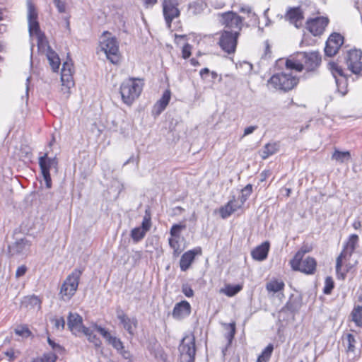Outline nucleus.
I'll return each instance as SVG.
<instances>
[{
	"label": "nucleus",
	"mask_w": 362,
	"mask_h": 362,
	"mask_svg": "<svg viewBox=\"0 0 362 362\" xmlns=\"http://www.w3.org/2000/svg\"><path fill=\"white\" fill-rule=\"evenodd\" d=\"M219 23L230 32L238 31V34L243 28V18L233 11H227L217 15Z\"/></svg>",
	"instance_id": "8"
},
{
	"label": "nucleus",
	"mask_w": 362,
	"mask_h": 362,
	"mask_svg": "<svg viewBox=\"0 0 362 362\" xmlns=\"http://www.w3.org/2000/svg\"><path fill=\"white\" fill-rule=\"evenodd\" d=\"M243 204L240 202L233 199L229 201L226 205L219 209V214L222 218H226L230 216L233 213L242 207Z\"/></svg>",
	"instance_id": "26"
},
{
	"label": "nucleus",
	"mask_w": 362,
	"mask_h": 362,
	"mask_svg": "<svg viewBox=\"0 0 362 362\" xmlns=\"http://www.w3.org/2000/svg\"><path fill=\"white\" fill-rule=\"evenodd\" d=\"M238 36V31L224 30L221 35L218 44L224 52L228 54L233 53L236 48Z\"/></svg>",
	"instance_id": "12"
},
{
	"label": "nucleus",
	"mask_w": 362,
	"mask_h": 362,
	"mask_svg": "<svg viewBox=\"0 0 362 362\" xmlns=\"http://www.w3.org/2000/svg\"><path fill=\"white\" fill-rule=\"evenodd\" d=\"M240 12L245 13L252 21H256V14L252 11L251 7L248 6H242L240 8Z\"/></svg>",
	"instance_id": "42"
},
{
	"label": "nucleus",
	"mask_w": 362,
	"mask_h": 362,
	"mask_svg": "<svg viewBox=\"0 0 362 362\" xmlns=\"http://www.w3.org/2000/svg\"><path fill=\"white\" fill-rule=\"evenodd\" d=\"M100 47L112 64H117L119 62V43L111 33L108 32L103 33L100 41Z\"/></svg>",
	"instance_id": "4"
},
{
	"label": "nucleus",
	"mask_w": 362,
	"mask_h": 362,
	"mask_svg": "<svg viewBox=\"0 0 362 362\" xmlns=\"http://www.w3.org/2000/svg\"><path fill=\"white\" fill-rule=\"evenodd\" d=\"M67 321L68 328L76 336L82 334L83 329L87 328L83 325L82 317L76 313H69Z\"/></svg>",
	"instance_id": "15"
},
{
	"label": "nucleus",
	"mask_w": 362,
	"mask_h": 362,
	"mask_svg": "<svg viewBox=\"0 0 362 362\" xmlns=\"http://www.w3.org/2000/svg\"><path fill=\"white\" fill-rule=\"evenodd\" d=\"M343 42L344 37L340 34H332L326 42L325 48L326 55L332 57L336 54Z\"/></svg>",
	"instance_id": "16"
},
{
	"label": "nucleus",
	"mask_w": 362,
	"mask_h": 362,
	"mask_svg": "<svg viewBox=\"0 0 362 362\" xmlns=\"http://www.w3.org/2000/svg\"><path fill=\"white\" fill-rule=\"evenodd\" d=\"M54 4L57 8L59 13H64L66 11L65 2L62 0H53Z\"/></svg>",
	"instance_id": "49"
},
{
	"label": "nucleus",
	"mask_w": 362,
	"mask_h": 362,
	"mask_svg": "<svg viewBox=\"0 0 362 362\" xmlns=\"http://www.w3.org/2000/svg\"><path fill=\"white\" fill-rule=\"evenodd\" d=\"M95 329L108 342V344H111L122 356L123 358L126 359H129L131 358V354L129 351L124 349L122 341L120 339L113 337L111 334L105 329L95 325Z\"/></svg>",
	"instance_id": "11"
},
{
	"label": "nucleus",
	"mask_w": 362,
	"mask_h": 362,
	"mask_svg": "<svg viewBox=\"0 0 362 362\" xmlns=\"http://www.w3.org/2000/svg\"><path fill=\"white\" fill-rule=\"evenodd\" d=\"M18 245H23L24 247H29V243L27 240H21L20 242L17 243Z\"/></svg>",
	"instance_id": "59"
},
{
	"label": "nucleus",
	"mask_w": 362,
	"mask_h": 362,
	"mask_svg": "<svg viewBox=\"0 0 362 362\" xmlns=\"http://www.w3.org/2000/svg\"><path fill=\"white\" fill-rule=\"evenodd\" d=\"M151 225L150 218L144 217L141 226L134 228L131 231V237L134 242L137 243L143 239L147 231L150 229Z\"/></svg>",
	"instance_id": "24"
},
{
	"label": "nucleus",
	"mask_w": 362,
	"mask_h": 362,
	"mask_svg": "<svg viewBox=\"0 0 362 362\" xmlns=\"http://www.w3.org/2000/svg\"><path fill=\"white\" fill-rule=\"evenodd\" d=\"M146 6H153L156 3V0H142Z\"/></svg>",
	"instance_id": "58"
},
{
	"label": "nucleus",
	"mask_w": 362,
	"mask_h": 362,
	"mask_svg": "<svg viewBox=\"0 0 362 362\" xmlns=\"http://www.w3.org/2000/svg\"><path fill=\"white\" fill-rule=\"evenodd\" d=\"M358 242V236L357 235L353 234L350 235L348 242L344 246V250L340 253L339 257L336 260V272L337 278L339 279H344L345 274L344 272H341V267L343 262H347L349 260V258L352 255L354 250Z\"/></svg>",
	"instance_id": "7"
},
{
	"label": "nucleus",
	"mask_w": 362,
	"mask_h": 362,
	"mask_svg": "<svg viewBox=\"0 0 362 362\" xmlns=\"http://www.w3.org/2000/svg\"><path fill=\"white\" fill-rule=\"evenodd\" d=\"M163 9L166 23L168 27H170L171 21L180 15V11L177 8V3L173 0H164Z\"/></svg>",
	"instance_id": "18"
},
{
	"label": "nucleus",
	"mask_w": 362,
	"mask_h": 362,
	"mask_svg": "<svg viewBox=\"0 0 362 362\" xmlns=\"http://www.w3.org/2000/svg\"><path fill=\"white\" fill-rule=\"evenodd\" d=\"M309 248H310V250H312V247L310 246L304 245L302 247L300 250H308Z\"/></svg>",
	"instance_id": "64"
},
{
	"label": "nucleus",
	"mask_w": 362,
	"mask_h": 362,
	"mask_svg": "<svg viewBox=\"0 0 362 362\" xmlns=\"http://www.w3.org/2000/svg\"><path fill=\"white\" fill-rule=\"evenodd\" d=\"M334 288V281L332 277L327 276L325 279L323 291L325 294H329Z\"/></svg>",
	"instance_id": "45"
},
{
	"label": "nucleus",
	"mask_w": 362,
	"mask_h": 362,
	"mask_svg": "<svg viewBox=\"0 0 362 362\" xmlns=\"http://www.w3.org/2000/svg\"><path fill=\"white\" fill-rule=\"evenodd\" d=\"M331 158L338 163H344L351 159V156L349 151H341L335 149Z\"/></svg>",
	"instance_id": "30"
},
{
	"label": "nucleus",
	"mask_w": 362,
	"mask_h": 362,
	"mask_svg": "<svg viewBox=\"0 0 362 362\" xmlns=\"http://www.w3.org/2000/svg\"><path fill=\"white\" fill-rule=\"evenodd\" d=\"M269 250V243L264 242L252 251V257L256 260L262 261L267 258Z\"/></svg>",
	"instance_id": "28"
},
{
	"label": "nucleus",
	"mask_w": 362,
	"mask_h": 362,
	"mask_svg": "<svg viewBox=\"0 0 362 362\" xmlns=\"http://www.w3.org/2000/svg\"><path fill=\"white\" fill-rule=\"evenodd\" d=\"M144 81L139 78H129L120 85L119 93L122 102L127 106H131L141 95Z\"/></svg>",
	"instance_id": "2"
},
{
	"label": "nucleus",
	"mask_w": 362,
	"mask_h": 362,
	"mask_svg": "<svg viewBox=\"0 0 362 362\" xmlns=\"http://www.w3.org/2000/svg\"><path fill=\"white\" fill-rule=\"evenodd\" d=\"M346 62L353 74H360L362 71V52L356 49H351L347 54Z\"/></svg>",
	"instance_id": "13"
},
{
	"label": "nucleus",
	"mask_w": 362,
	"mask_h": 362,
	"mask_svg": "<svg viewBox=\"0 0 362 362\" xmlns=\"http://www.w3.org/2000/svg\"><path fill=\"white\" fill-rule=\"evenodd\" d=\"M56 356L52 354H44L42 357L37 358L33 362H54L56 361Z\"/></svg>",
	"instance_id": "43"
},
{
	"label": "nucleus",
	"mask_w": 362,
	"mask_h": 362,
	"mask_svg": "<svg viewBox=\"0 0 362 362\" xmlns=\"http://www.w3.org/2000/svg\"><path fill=\"white\" fill-rule=\"evenodd\" d=\"M278 149L279 146L276 143L267 144L260 151V156L262 159H267L270 156L276 153Z\"/></svg>",
	"instance_id": "33"
},
{
	"label": "nucleus",
	"mask_w": 362,
	"mask_h": 362,
	"mask_svg": "<svg viewBox=\"0 0 362 362\" xmlns=\"http://www.w3.org/2000/svg\"><path fill=\"white\" fill-rule=\"evenodd\" d=\"M96 325H93L91 327H87L83 329V332L82 334H84L89 342L93 343L95 346H100L101 342L98 337L94 334L95 331L98 330L95 329V326Z\"/></svg>",
	"instance_id": "31"
},
{
	"label": "nucleus",
	"mask_w": 362,
	"mask_h": 362,
	"mask_svg": "<svg viewBox=\"0 0 362 362\" xmlns=\"http://www.w3.org/2000/svg\"><path fill=\"white\" fill-rule=\"evenodd\" d=\"M182 291L188 298L192 297L194 296L193 290L187 284L182 286Z\"/></svg>",
	"instance_id": "50"
},
{
	"label": "nucleus",
	"mask_w": 362,
	"mask_h": 362,
	"mask_svg": "<svg viewBox=\"0 0 362 362\" xmlns=\"http://www.w3.org/2000/svg\"><path fill=\"white\" fill-rule=\"evenodd\" d=\"M284 283L281 280L272 279L266 284V289L269 293H276L283 291Z\"/></svg>",
	"instance_id": "32"
},
{
	"label": "nucleus",
	"mask_w": 362,
	"mask_h": 362,
	"mask_svg": "<svg viewBox=\"0 0 362 362\" xmlns=\"http://www.w3.org/2000/svg\"><path fill=\"white\" fill-rule=\"evenodd\" d=\"M186 226L185 224H174L170 230L171 238H180L181 232L185 230Z\"/></svg>",
	"instance_id": "40"
},
{
	"label": "nucleus",
	"mask_w": 362,
	"mask_h": 362,
	"mask_svg": "<svg viewBox=\"0 0 362 362\" xmlns=\"http://www.w3.org/2000/svg\"><path fill=\"white\" fill-rule=\"evenodd\" d=\"M274 350V346L269 344L258 356L257 362H268Z\"/></svg>",
	"instance_id": "38"
},
{
	"label": "nucleus",
	"mask_w": 362,
	"mask_h": 362,
	"mask_svg": "<svg viewBox=\"0 0 362 362\" xmlns=\"http://www.w3.org/2000/svg\"><path fill=\"white\" fill-rule=\"evenodd\" d=\"M117 318L123 328L132 336L136 332L137 327V320L136 317H129L122 312L117 313Z\"/></svg>",
	"instance_id": "22"
},
{
	"label": "nucleus",
	"mask_w": 362,
	"mask_h": 362,
	"mask_svg": "<svg viewBox=\"0 0 362 362\" xmlns=\"http://www.w3.org/2000/svg\"><path fill=\"white\" fill-rule=\"evenodd\" d=\"M190 62H191V64H192L193 66H197V65L198 64V62H197V59H192L190 60Z\"/></svg>",
	"instance_id": "62"
},
{
	"label": "nucleus",
	"mask_w": 362,
	"mask_h": 362,
	"mask_svg": "<svg viewBox=\"0 0 362 362\" xmlns=\"http://www.w3.org/2000/svg\"><path fill=\"white\" fill-rule=\"evenodd\" d=\"M39 165L41 173L45 182L46 187L50 189L52 187V179L50 176V170L54 169L56 172L58 170V160L54 158H49L47 154L39 158Z\"/></svg>",
	"instance_id": "9"
},
{
	"label": "nucleus",
	"mask_w": 362,
	"mask_h": 362,
	"mask_svg": "<svg viewBox=\"0 0 362 362\" xmlns=\"http://www.w3.org/2000/svg\"><path fill=\"white\" fill-rule=\"evenodd\" d=\"M299 78L290 73L279 72L272 75L267 82L269 89L288 92L298 83Z\"/></svg>",
	"instance_id": "3"
},
{
	"label": "nucleus",
	"mask_w": 362,
	"mask_h": 362,
	"mask_svg": "<svg viewBox=\"0 0 362 362\" xmlns=\"http://www.w3.org/2000/svg\"><path fill=\"white\" fill-rule=\"evenodd\" d=\"M20 351L11 348L4 352V354L8 357L9 361H13L20 355Z\"/></svg>",
	"instance_id": "44"
},
{
	"label": "nucleus",
	"mask_w": 362,
	"mask_h": 362,
	"mask_svg": "<svg viewBox=\"0 0 362 362\" xmlns=\"http://www.w3.org/2000/svg\"><path fill=\"white\" fill-rule=\"evenodd\" d=\"M81 274V270L75 269L66 276L60 288L59 296L62 300H69L74 296L78 289Z\"/></svg>",
	"instance_id": "5"
},
{
	"label": "nucleus",
	"mask_w": 362,
	"mask_h": 362,
	"mask_svg": "<svg viewBox=\"0 0 362 362\" xmlns=\"http://www.w3.org/2000/svg\"><path fill=\"white\" fill-rule=\"evenodd\" d=\"M190 304L187 301L183 300L175 304L173 311V317L175 319H182L188 316L190 314Z\"/></svg>",
	"instance_id": "25"
},
{
	"label": "nucleus",
	"mask_w": 362,
	"mask_h": 362,
	"mask_svg": "<svg viewBox=\"0 0 362 362\" xmlns=\"http://www.w3.org/2000/svg\"><path fill=\"white\" fill-rule=\"evenodd\" d=\"M52 322L54 324V328L57 330H63L65 326V320L64 317H54L51 320Z\"/></svg>",
	"instance_id": "41"
},
{
	"label": "nucleus",
	"mask_w": 362,
	"mask_h": 362,
	"mask_svg": "<svg viewBox=\"0 0 362 362\" xmlns=\"http://www.w3.org/2000/svg\"><path fill=\"white\" fill-rule=\"evenodd\" d=\"M252 187L250 184L247 185L244 189H243V195L241 198V202L242 204H244L245 200L247 199V197L250 195L252 193Z\"/></svg>",
	"instance_id": "46"
},
{
	"label": "nucleus",
	"mask_w": 362,
	"mask_h": 362,
	"mask_svg": "<svg viewBox=\"0 0 362 362\" xmlns=\"http://www.w3.org/2000/svg\"><path fill=\"white\" fill-rule=\"evenodd\" d=\"M352 320L358 327H362V306H356L351 313Z\"/></svg>",
	"instance_id": "39"
},
{
	"label": "nucleus",
	"mask_w": 362,
	"mask_h": 362,
	"mask_svg": "<svg viewBox=\"0 0 362 362\" xmlns=\"http://www.w3.org/2000/svg\"><path fill=\"white\" fill-rule=\"evenodd\" d=\"M180 238L171 237L168 239L169 245L173 250V255L175 257H177L182 251V249L180 247Z\"/></svg>",
	"instance_id": "35"
},
{
	"label": "nucleus",
	"mask_w": 362,
	"mask_h": 362,
	"mask_svg": "<svg viewBox=\"0 0 362 362\" xmlns=\"http://www.w3.org/2000/svg\"><path fill=\"white\" fill-rule=\"evenodd\" d=\"M27 268L25 266L22 265L18 267L16 272V276L18 278L23 276L25 274Z\"/></svg>",
	"instance_id": "51"
},
{
	"label": "nucleus",
	"mask_w": 362,
	"mask_h": 362,
	"mask_svg": "<svg viewBox=\"0 0 362 362\" xmlns=\"http://www.w3.org/2000/svg\"><path fill=\"white\" fill-rule=\"evenodd\" d=\"M328 24V18L325 17H317L310 19L306 23L307 29L313 35H321Z\"/></svg>",
	"instance_id": "17"
},
{
	"label": "nucleus",
	"mask_w": 362,
	"mask_h": 362,
	"mask_svg": "<svg viewBox=\"0 0 362 362\" xmlns=\"http://www.w3.org/2000/svg\"><path fill=\"white\" fill-rule=\"evenodd\" d=\"M171 97V93L169 90L164 91L161 98L155 104L153 112L156 115H160L168 105Z\"/></svg>",
	"instance_id": "29"
},
{
	"label": "nucleus",
	"mask_w": 362,
	"mask_h": 362,
	"mask_svg": "<svg viewBox=\"0 0 362 362\" xmlns=\"http://www.w3.org/2000/svg\"><path fill=\"white\" fill-rule=\"evenodd\" d=\"M286 18L296 28H298L303 24V11L300 7L290 8L286 12Z\"/></svg>",
	"instance_id": "20"
},
{
	"label": "nucleus",
	"mask_w": 362,
	"mask_h": 362,
	"mask_svg": "<svg viewBox=\"0 0 362 362\" xmlns=\"http://www.w3.org/2000/svg\"><path fill=\"white\" fill-rule=\"evenodd\" d=\"M328 69L331 71L332 74L335 78L338 89H339V83H345L346 79V76L344 74L342 68L336 62H331L328 64ZM340 91V90H339ZM341 94L344 95L346 93V88L341 90Z\"/></svg>",
	"instance_id": "21"
},
{
	"label": "nucleus",
	"mask_w": 362,
	"mask_h": 362,
	"mask_svg": "<svg viewBox=\"0 0 362 362\" xmlns=\"http://www.w3.org/2000/svg\"><path fill=\"white\" fill-rule=\"evenodd\" d=\"M209 69L208 68H204L202 69L200 72H199V74L201 76V77L204 79L206 78V75L208 74L209 73Z\"/></svg>",
	"instance_id": "56"
},
{
	"label": "nucleus",
	"mask_w": 362,
	"mask_h": 362,
	"mask_svg": "<svg viewBox=\"0 0 362 362\" xmlns=\"http://www.w3.org/2000/svg\"><path fill=\"white\" fill-rule=\"evenodd\" d=\"M192 46L189 44H185L182 49V56L184 59H187L191 55Z\"/></svg>",
	"instance_id": "48"
},
{
	"label": "nucleus",
	"mask_w": 362,
	"mask_h": 362,
	"mask_svg": "<svg viewBox=\"0 0 362 362\" xmlns=\"http://www.w3.org/2000/svg\"><path fill=\"white\" fill-rule=\"evenodd\" d=\"M286 67L288 69L296 70L298 72L302 71L304 69L303 59V57H300V53L294 56H291L286 61Z\"/></svg>",
	"instance_id": "27"
},
{
	"label": "nucleus",
	"mask_w": 362,
	"mask_h": 362,
	"mask_svg": "<svg viewBox=\"0 0 362 362\" xmlns=\"http://www.w3.org/2000/svg\"><path fill=\"white\" fill-rule=\"evenodd\" d=\"M346 340L348 342V351H354V348H355V342H356L354 337L351 334H348L346 336Z\"/></svg>",
	"instance_id": "47"
},
{
	"label": "nucleus",
	"mask_w": 362,
	"mask_h": 362,
	"mask_svg": "<svg viewBox=\"0 0 362 362\" xmlns=\"http://www.w3.org/2000/svg\"><path fill=\"white\" fill-rule=\"evenodd\" d=\"M72 74L73 63L71 61L67 60L63 64L61 74L62 90L64 93H69V89L74 86Z\"/></svg>",
	"instance_id": "14"
},
{
	"label": "nucleus",
	"mask_w": 362,
	"mask_h": 362,
	"mask_svg": "<svg viewBox=\"0 0 362 362\" xmlns=\"http://www.w3.org/2000/svg\"><path fill=\"white\" fill-rule=\"evenodd\" d=\"M257 126H250V127H246L244 129L243 136H245L247 135H249V134L253 133L257 129Z\"/></svg>",
	"instance_id": "53"
},
{
	"label": "nucleus",
	"mask_w": 362,
	"mask_h": 362,
	"mask_svg": "<svg viewBox=\"0 0 362 362\" xmlns=\"http://www.w3.org/2000/svg\"><path fill=\"white\" fill-rule=\"evenodd\" d=\"M271 175V173L269 170H264L263 172H262L261 175H260V181L261 182H264V180H266V179Z\"/></svg>",
	"instance_id": "55"
},
{
	"label": "nucleus",
	"mask_w": 362,
	"mask_h": 362,
	"mask_svg": "<svg viewBox=\"0 0 362 362\" xmlns=\"http://www.w3.org/2000/svg\"><path fill=\"white\" fill-rule=\"evenodd\" d=\"M346 262H343L342 264L344 263H346ZM341 266H343V264H341ZM354 267V264H346L345 265V268L344 269H342V267H341V272H344V274L346 275V274L347 272H349L353 267Z\"/></svg>",
	"instance_id": "54"
},
{
	"label": "nucleus",
	"mask_w": 362,
	"mask_h": 362,
	"mask_svg": "<svg viewBox=\"0 0 362 362\" xmlns=\"http://www.w3.org/2000/svg\"><path fill=\"white\" fill-rule=\"evenodd\" d=\"M308 250H300L291 260L290 264L293 270L300 271L306 274H312L316 269L317 262L313 257H308L305 259H302L303 255L309 252Z\"/></svg>",
	"instance_id": "6"
},
{
	"label": "nucleus",
	"mask_w": 362,
	"mask_h": 362,
	"mask_svg": "<svg viewBox=\"0 0 362 362\" xmlns=\"http://www.w3.org/2000/svg\"><path fill=\"white\" fill-rule=\"evenodd\" d=\"M180 361L194 362L196 352L194 337L192 335L186 336L180 346Z\"/></svg>",
	"instance_id": "10"
},
{
	"label": "nucleus",
	"mask_w": 362,
	"mask_h": 362,
	"mask_svg": "<svg viewBox=\"0 0 362 362\" xmlns=\"http://www.w3.org/2000/svg\"><path fill=\"white\" fill-rule=\"evenodd\" d=\"M23 303L26 307H31L39 310L40 308L41 301L40 298L35 296H28L24 298Z\"/></svg>",
	"instance_id": "37"
},
{
	"label": "nucleus",
	"mask_w": 362,
	"mask_h": 362,
	"mask_svg": "<svg viewBox=\"0 0 362 362\" xmlns=\"http://www.w3.org/2000/svg\"><path fill=\"white\" fill-rule=\"evenodd\" d=\"M300 57H303L304 69L308 71L315 69L321 61L320 57L315 52H300Z\"/></svg>",
	"instance_id": "23"
},
{
	"label": "nucleus",
	"mask_w": 362,
	"mask_h": 362,
	"mask_svg": "<svg viewBox=\"0 0 362 362\" xmlns=\"http://www.w3.org/2000/svg\"><path fill=\"white\" fill-rule=\"evenodd\" d=\"M202 252V250L200 247H197L192 250L185 252L182 255L180 260V269L183 272L187 270L194 262L196 255H201Z\"/></svg>",
	"instance_id": "19"
},
{
	"label": "nucleus",
	"mask_w": 362,
	"mask_h": 362,
	"mask_svg": "<svg viewBox=\"0 0 362 362\" xmlns=\"http://www.w3.org/2000/svg\"><path fill=\"white\" fill-rule=\"evenodd\" d=\"M228 327L229 328V336L228 338L230 340L233 338L235 333V322H232L228 325Z\"/></svg>",
	"instance_id": "52"
},
{
	"label": "nucleus",
	"mask_w": 362,
	"mask_h": 362,
	"mask_svg": "<svg viewBox=\"0 0 362 362\" xmlns=\"http://www.w3.org/2000/svg\"><path fill=\"white\" fill-rule=\"evenodd\" d=\"M286 196L289 197L291 192V190L290 188H286Z\"/></svg>",
	"instance_id": "63"
},
{
	"label": "nucleus",
	"mask_w": 362,
	"mask_h": 362,
	"mask_svg": "<svg viewBox=\"0 0 362 362\" xmlns=\"http://www.w3.org/2000/svg\"><path fill=\"white\" fill-rule=\"evenodd\" d=\"M27 18L28 23V30L31 37H35L37 41V46L40 49L47 48V57L49 63L54 71L59 69L60 59L56 52L51 50L48 47V43L45 35L41 32L38 23V14L35 6L30 1H27Z\"/></svg>",
	"instance_id": "1"
},
{
	"label": "nucleus",
	"mask_w": 362,
	"mask_h": 362,
	"mask_svg": "<svg viewBox=\"0 0 362 362\" xmlns=\"http://www.w3.org/2000/svg\"><path fill=\"white\" fill-rule=\"evenodd\" d=\"M11 337H6L4 340V344H10L11 341Z\"/></svg>",
	"instance_id": "61"
},
{
	"label": "nucleus",
	"mask_w": 362,
	"mask_h": 362,
	"mask_svg": "<svg viewBox=\"0 0 362 362\" xmlns=\"http://www.w3.org/2000/svg\"><path fill=\"white\" fill-rule=\"evenodd\" d=\"M242 290V286L240 285H226L225 287L220 289V293L226 295L227 296L232 297L236 295L238 292Z\"/></svg>",
	"instance_id": "34"
},
{
	"label": "nucleus",
	"mask_w": 362,
	"mask_h": 362,
	"mask_svg": "<svg viewBox=\"0 0 362 362\" xmlns=\"http://www.w3.org/2000/svg\"><path fill=\"white\" fill-rule=\"evenodd\" d=\"M14 332L16 335L21 337L23 339H26L32 336L31 331L25 325H18L14 329Z\"/></svg>",
	"instance_id": "36"
},
{
	"label": "nucleus",
	"mask_w": 362,
	"mask_h": 362,
	"mask_svg": "<svg viewBox=\"0 0 362 362\" xmlns=\"http://www.w3.org/2000/svg\"><path fill=\"white\" fill-rule=\"evenodd\" d=\"M211 78H212L214 80H215V79L218 78V81L219 82H221V80H222V77H221V76H218V74H217L216 72H215V71H211Z\"/></svg>",
	"instance_id": "57"
},
{
	"label": "nucleus",
	"mask_w": 362,
	"mask_h": 362,
	"mask_svg": "<svg viewBox=\"0 0 362 362\" xmlns=\"http://www.w3.org/2000/svg\"><path fill=\"white\" fill-rule=\"evenodd\" d=\"M353 227L355 228V229H359L361 227V223L360 221H354V223H353Z\"/></svg>",
	"instance_id": "60"
}]
</instances>
